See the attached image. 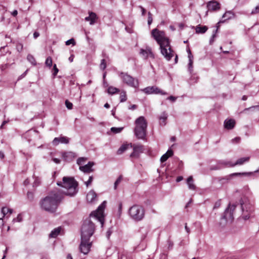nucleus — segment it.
<instances>
[{
	"label": "nucleus",
	"instance_id": "0e129e2a",
	"mask_svg": "<svg viewBox=\"0 0 259 259\" xmlns=\"http://www.w3.org/2000/svg\"><path fill=\"white\" fill-rule=\"evenodd\" d=\"M137 107V106L136 105H132V106L128 107L129 110H134L136 109Z\"/></svg>",
	"mask_w": 259,
	"mask_h": 259
},
{
	"label": "nucleus",
	"instance_id": "b1692460",
	"mask_svg": "<svg viewBox=\"0 0 259 259\" xmlns=\"http://www.w3.org/2000/svg\"><path fill=\"white\" fill-rule=\"evenodd\" d=\"M167 114L165 112H163L159 117V124L161 126H164L166 124V121L167 118Z\"/></svg>",
	"mask_w": 259,
	"mask_h": 259
},
{
	"label": "nucleus",
	"instance_id": "393cba45",
	"mask_svg": "<svg viewBox=\"0 0 259 259\" xmlns=\"http://www.w3.org/2000/svg\"><path fill=\"white\" fill-rule=\"evenodd\" d=\"M173 153H174L172 150L168 149L167 151L161 157L160 161L161 162L166 161L169 157L172 156Z\"/></svg>",
	"mask_w": 259,
	"mask_h": 259
},
{
	"label": "nucleus",
	"instance_id": "4c0bfd02",
	"mask_svg": "<svg viewBox=\"0 0 259 259\" xmlns=\"http://www.w3.org/2000/svg\"><path fill=\"white\" fill-rule=\"evenodd\" d=\"M45 64L47 66H48L49 68H51L52 66V59L51 57H48L45 61Z\"/></svg>",
	"mask_w": 259,
	"mask_h": 259
},
{
	"label": "nucleus",
	"instance_id": "c756f323",
	"mask_svg": "<svg viewBox=\"0 0 259 259\" xmlns=\"http://www.w3.org/2000/svg\"><path fill=\"white\" fill-rule=\"evenodd\" d=\"M107 92L108 94L110 95H113L116 93H119L120 92V90L119 89L115 87L110 86L108 88Z\"/></svg>",
	"mask_w": 259,
	"mask_h": 259
},
{
	"label": "nucleus",
	"instance_id": "ddd939ff",
	"mask_svg": "<svg viewBox=\"0 0 259 259\" xmlns=\"http://www.w3.org/2000/svg\"><path fill=\"white\" fill-rule=\"evenodd\" d=\"M252 174V172H235L232 173L229 175L226 176L224 177L220 178L219 181L221 183H224V181L225 182H228L231 179H232L234 176H251Z\"/></svg>",
	"mask_w": 259,
	"mask_h": 259
},
{
	"label": "nucleus",
	"instance_id": "ea45409f",
	"mask_svg": "<svg viewBox=\"0 0 259 259\" xmlns=\"http://www.w3.org/2000/svg\"><path fill=\"white\" fill-rule=\"evenodd\" d=\"M100 68L102 70H104L106 68V62L105 59L101 60V63L100 65Z\"/></svg>",
	"mask_w": 259,
	"mask_h": 259
},
{
	"label": "nucleus",
	"instance_id": "5701e85b",
	"mask_svg": "<svg viewBox=\"0 0 259 259\" xmlns=\"http://www.w3.org/2000/svg\"><path fill=\"white\" fill-rule=\"evenodd\" d=\"M97 197V194L96 192L93 191L91 190L90 191L87 195V199L88 202H94Z\"/></svg>",
	"mask_w": 259,
	"mask_h": 259
},
{
	"label": "nucleus",
	"instance_id": "79ce46f5",
	"mask_svg": "<svg viewBox=\"0 0 259 259\" xmlns=\"http://www.w3.org/2000/svg\"><path fill=\"white\" fill-rule=\"evenodd\" d=\"M60 143L67 144L69 143V139L66 137H59Z\"/></svg>",
	"mask_w": 259,
	"mask_h": 259
},
{
	"label": "nucleus",
	"instance_id": "e2e57ef3",
	"mask_svg": "<svg viewBox=\"0 0 259 259\" xmlns=\"http://www.w3.org/2000/svg\"><path fill=\"white\" fill-rule=\"evenodd\" d=\"M52 160L56 164H59L61 162V160L59 159L56 158H53Z\"/></svg>",
	"mask_w": 259,
	"mask_h": 259
},
{
	"label": "nucleus",
	"instance_id": "9d476101",
	"mask_svg": "<svg viewBox=\"0 0 259 259\" xmlns=\"http://www.w3.org/2000/svg\"><path fill=\"white\" fill-rule=\"evenodd\" d=\"M141 91L147 95L150 94H160L161 95H166L167 93L158 88L156 86H149Z\"/></svg>",
	"mask_w": 259,
	"mask_h": 259
},
{
	"label": "nucleus",
	"instance_id": "680f3d73",
	"mask_svg": "<svg viewBox=\"0 0 259 259\" xmlns=\"http://www.w3.org/2000/svg\"><path fill=\"white\" fill-rule=\"evenodd\" d=\"M17 49L19 52L22 51V50L23 49V45L22 44H19V45H17Z\"/></svg>",
	"mask_w": 259,
	"mask_h": 259
},
{
	"label": "nucleus",
	"instance_id": "f257e3e1",
	"mask_svg": "<svg viewBox=\"0 0 259 259\" xmlns=\"http://www.w3.org/2000/svg\"><path fill=\"white\" fill-rule=\"evenodd\" d=\"M151 35L159 45L160 52L164 58L167 61L170 60L175 53L171 48L169 40L165 32L155 28L152 30Z\"/></svg>",
	"mask_w": 259,
	"mask_h": 259
},
{
	"label": "nucleus",
	"instance_id": "f8f14e48",
	"mask_svg": "<svg viewBox=\"0 0 259 259\" xmlns=\"http://www.w3.org/2000/svg\"><path fill=\"white\" fill-rule=\"evenodd\" d=\"M90 239L81 238L79 249L81 252L87 254L90 251L92 243L89 242Z\"/></svg>",
	"mask_w": 259,
	"mask_h": 259
},
{
	"label": "nucleus",
	"instance_id": "7c9ffc66",
	"mask_svg": "<svg viewBox=\"0 0 259 259\" xmlns=\"http://www.w3.org/2000/svg\"><path fill=\"white\" fill-rule=\"evenodd\" d=\"M228 223H230L229 221L226 219L225 218H224L223 217H222L221 218L220 222L219 223V225L221 227L224 228L225 227Z\"/></svg>",
	"mask_w": 259,
	"mask_h": 259
},
{
	"label": "nucleus",
	"instance_id": "6e6d98bb",
	"mask_svg": "<svg viewBox=\"0 0 259 259\" xmlns=\"http://www.w3.org/2000/svg\"><path fill=\"white\" fill-rule=\"evenodd\" d=\"M187 52L188 54V58L189 59L193 58V55H192V54L191 53V50H190V49L189 48H188L187 49Z\"/></svg>",
	"mask_w": 259,
	"mask_h": 259
},
{
	"label": "nucleus",
	"instance_id": "72a5a7b5",
	"mask_svg": "<svg viewBox=\"0 0 259 259\" xmlns=\"http://www.w3.org/2000/svg\"><path fill=\"white\" fill-rule=\"evenodd\" d=\"M218 28H219V26H218L217 28L215 30H213V33L211 35V38H210V40H209V44L210 45H212L213 44V42H214V38L217 36L216 34L217 33Z\"/></svg>",
	"mask_w": 259,
	"mask_h": 259
},
{
	"label": "nucleus",
	"instance_id": "2f4dec72",
	"mask_svg": "<svg viewBox=\"0 0 259 259\" xmlns=\"http://www.w3.org/2000/svg\"><path fill=\"white\" fill-rule=\"evenodd\" d=\"M127 100L126 94L125 91H122L120 94V101L124 102Z\"/></svg>",
	"mask_w": 259,
	"mask_h": 259
},
{
	"label": "nucleus",
	"instance_id": "de8ad7c7",
	"mask_svg": "<svg viewBox=\"0 0 259 259\" xmlns=\"http://www.w3.org/2000/svg\"><path fill=\"white\" fill-rule=\"evenodd\" d=\"M148 24L150 25L152 23V21H153L152 15V14L150 12H149L148 13Z\"/></svg>",
	"mask_w": 259,
	"mask_h": 259
},
{
	"label": "nucleus",
	"instance_id": "4d7b16f0",
	"mask_svg": "<svg viewBox=\"0 0 259 259\" xmlns=\"http://www.w3.org/2000/svg\"><path fill=\"white\" fill-rule=\"evenodd\" d=\"M240 141V138L239 137H236L232 140V142L233 143H239Z\"/></svg>",
	"mask_w": 259,
	"mask_h": 259
},
{
	"label": "nucleus",
	"instance_id": "603ef678",
	"mask_svg": "<svg viewBox=\"0 0 259 259\" xmlns=\"http://www.w3.org/2000/svg\"><path fill=\"white\" fill-rule=\"evenodd\" d=\"M93 176H90L89 178V180L85 182V184L87 187H88L90 184H91L93 181Z\"/></svg>",
	"mask_w": 259,
	"mask_h": 259
},
{
	"label": "nucleus",
	"instance_id": "dca6fc26",
	"mask_svg": "<svg viewBox=\"0 0 259 259\" xmlns=\"http://www.w3.org/2000/svg\"><path fill=\"white\" fill-rule=\"evenodd\" d=\"M209 11H217L220 9V4L214 0L209 1L207 4Z\"/></svg>",
	"mask_w": 259,
	"mask_h": 259
},
{
	"label": "nucleus",
	"instance_id": "a19ab883",
	"mask_svg": "<svg viewBox=\"0 0 259 259\" xmlns=\"http://www.w3.org/2000/svg\"><path fill=\"white\" fill-rule=\"evenodd\" d=\"M86 160H87V158H85L80 157V158H78V159L77 160V163L78 165L82 166L81 165H83L84 164V163Z\"/></svg>",
	"mask_w": 259,
	"mask_h": 259
},
{
	"label": "nucleus",
	"instance_id": "6ab92c4d",
	"mask_svg": "<svg viewBox=\"0 0 259 259\" xmlns=\"http://www.w3.org/2000/svg\"><path fill=\"white\" fill-rule=\"evenodd\" d=\"M235 14L232 11H228L225 12V13L223 15L222 19H224V20H220L218 24L221 23H224L226 20H230L234 17Z\"/></svg>",
	"mask_w": 259,
	"mask_h": 259
},
{
	"label": "nucleus",
	"instance_id": "a211bd4d",
	"mask_svg": "<svg viewBox=\"0 0 259 259\" xmlns=\"http://www.w3.org/2000/svg\"><path fill=\"white\" fill-rule=\"evenodd\" d=\"M76 156L75 153L73 152H64L62 153V157L65 161H70Z\"/></svg>",
	"mask_w": 259,
	"mask_h": 259
},
{
	"label": "nucleus",
	"instance_id": "c85d7f7f",
	"mask_svg": "<svg viewBox=\"0 0 259 259\" xmlns=\"http://www.w3.org/2000/svg\"><path fill=\"white\" fill-rule=\"evenodd\" d=\"M218 164L223 165L227 167H234V163H232L230 161L221 160H219L218 162Z\"/></svg>",
	"mask_w": 259,
	"mask_h": 259
},
{
	"label": "nucleus",
	"instance_id": "f3484780",
	"mask_svg": "<svg viewBox=\"0 0 259 259\" xmlns=\"http://www.w3.org/2000/svg\"><path fill=\"white\" fill-rule=\"evenodd\" d=\"M134 151L131 154L130 157H137L140 153L143 152V146L142 145H134Z\"/></svg>",
	"mask_w": 259,
	"mask_h": 259
},
{
	"label": "nucleus",
	"instance_id": "6e6552de",
	"mask_svg": "<svg viewBox=\"0 0 259 259\" xmlns=\"http://www.w3.org/2000/svg\"><path fill=\"white\" fill-rule=\"evenodd\" d=\"M106 207V201L103 202L97 208V209L92 212L90 217L94 218L95 220L99 221L102 227L104 223V210Z\"/></svg>",
	"mask_w": 259,
	"mask_h": 259
},
{
	"label": "nucleus",
	"instance_id": "473e14b6",
	"mask_svg": "<svg viewBox=\"0 0 259 259\" xmlns=\"http://www.w3.org/2000/svg\"><path fill=\"white\" fill-rule=\"evenodd\" d=\"M27 59L32 65H35L36 64L35 59L32 55H28Z\"/></svg>",
	"mask_w": 259,
	"mask_h": 259
},
{
	"label": "nucleus",
	"instance_id": "49530a36",
	"mask_svg": "<svg viewBox=\"0 0 259 259\" xmlns=\"http://www.w3.org/2000/svg\"><path fill=\"white\" fill-rule=\"evenodd\" d=\"M259 13V5L257 6H256L254 9H253L251 12V14L252 15H254V14H258Z\"/></svg>",
	"mask_w": 259,
	"mask_h": 259
},
{
	"label": "nucleus",
	"instance_id": "20e7f679",
	"mask_svg": "<svg viewBox=\"0 0 259 259\" xmlns=\"http://www.w3.org/2000/svg\"><path fill=\"white\" fill-rule=\"evenodd\" d=\"M134 133L138 139L145 140L147 135L148 123L145 118L140 116L135 121Z\"/></svg>",
	"mask_w": 259,
	"mask_h": 259
},
{
	"label": "nucleus",
	"instance_id": "8fccbe9b",
	"mask_svg": "<svg viewBox=\"0 0 259 259\" xmlns=\"http://www.w3.org/2000/svg\"><path fill=\"white\" fill-rule=\"evenodd\" d=\"M60 143L59 137L55 138L53 140L52 142V144L53 145L56 146L58 145Z\"/></svg>",
	"mask_w": 259,
	"mask_h": 259
},
{
	"label": "nucleus",
	"instance_id": "37998d69",
	"mask_svg": "<svg viewBox=\"0 0 259 259\" xmlns=\"http://www.w3.org/2000/svg\"><path fill=\"white\" fill-rule=\"evenodd\" d=\"M1 213L3 214V217L2 218H0V220H3V218H4L5 216L8 213V212H7V207H2L1 209Z\"/></svg>",
	"mask_w": 259,
	"mask_h": 259
},
{
	"label": "nucleus",
	"instance_id": "f704fd0d",
	"mask_svg": "<svg viewBox=\"0 0 259 259\" xmlns=\"http://www.w3.org/2000/svg\"><path fill=\"white\" fill-rule=\"evenodd\" d=\"M127 148V146L122 145L117 150V153L119 155L122 154Z\"/></svg>",
	"mask_w": 259,
	"mask_h": 259
},
{
	"label": "nucleus",
	"instance_id": "7ed1b4c3",
	"mask_svg": "<svg viewBox=\"0 0 259 259\" xmlns=\"http://www.w3.org/2000/svg\"><path fill=\"white\" fill-rule=\"evenodd\" d=\"M62 181L57 183L65 189L61 191L62 193L69 196H73L77 193L78 183L73 178L64 177Z\"/></svg>",
	"mask_w": 259,
	"mask_h": 259
},
{
	"label": "nucleus",
	"instance_id": "bf43d9fd",
	"mask_svg": "<svg viewBox=\"0 0 259 259\" xmlns=\"http://www.w3.org/2000/svg\"><path fill=\"white\" fill-rule=\"evenodd\" d=\"M221 205V202L220 201H217L215 203L214 205V206H213V209H216V208H219Z\"/></svg>",
	"mask_w": 259,
	"mask_h": 259
},
{
	"label": "nucleus",
	"instance_id": "bb28decb",
	"mask_svg": "<svg viewBox=\"0 0 259 259\" xmlns=\"http://www.w3.org/2000/svg\"><path fill=\"white\" fill-rule=\"evenodd\" d=\"M187 183L189 189L192 190H195L196 189V186L193 183L192 176H190L187 178Z\"/></svg>",
	"mask_w": 259,
	"mask_h": 259
},
{
	"label": "nucleus",
	"instance_id": "cd10ccee",
	"mask_svg": "<svg viewBox=\"0 0 259 259\" xmlns=\"http://www.w3.org/2000/svg\"><path fill=\"white\" fill-rule=\"evenodd\" d=\"M250 159L249 157H242L238 159L236 162L234 163V166L237 165H242L245 162L249 161Z\"/></svg>",
	"mask_w": 259,
	"mask_h": 259
},
{
	"label": "nucleus",
	"instance_id": "e433bc0d",
	"mask_svg": "<svg viewBox=\"0 0 259 259\" xmlns=\"http://www.w3.org/2000/svg\"><path fill=\"white\" fill-rule=\"evenodd\" d=\"M122 180V176H119L118 178L117 179V180L115 181L114 184V190H116L117 189V186L120 183Z\"/></svg>",
	"mask_w": 259,
	"mask_h": 259
},
{
	"label": "nucleus",
	"instance_id": "58836bf2",
	"mask_svg": "<svg viewBox=\"0 0 259 259\" xmlns=\"http://www.w3.org/2000/svg\"><path fill=\"white\" fill-rule=\"evenodd\" d=\"M193 58L189 59V63H188V71L191 73L193 71Z\"/></svg>",
	"mask_w": 259,
	"mask_h": 259
},
{
	"label": "nucleus",
	"instance_id": "774afa93",
	"mask_svg": "<svg viewBox=\"0 0 259 259\" xmlns=\"http://www.w3.org/2000/svg\"><path fill=\"white\" fill-rule=\"evenodd\" d=\"M39 36V33L38 32H34L33 33V37L34 38H37Z\"/></svg>",
	"mask_w": 259,
	"mask_h": 259
},
{
	"label": "nucleus",
	"instance_id": "69168bd1",
	"mask_svg": "<svg viewBox=\"0 0 259 259\" xmlns=\"http://www.w3.org/2000/svg\"><path fill=\"white\" fill-rule=\"evenodd\" d=\"M21 221V218L20 215H18L17 218H15L13 219V222H20Z\"/></svg>",
	"mask_w": 259,
	"mask_h": 259
},
{
	"label": "nucleus",
	"instance_id": "13d9d810",
	"mask_svg": "<svg viewBox=\"0 0 259 259\" xmlns=\"http://www.w3.org/2000/svg\"><path fill=\"white\" fill-rule=\"evenodd\" d=\"M139 8L141 9L142 12V15L143 16H145L146 13V10L141 6H139Z\"/></svg>",
	"mask_w": 259,
	"mask_h": 259
},
{
	"label": "nucleus",
	"instance_id": "39448f33",
	"mask_svg": "<svg viewBox=\"0 0 259 259\" xmlns=\"http://www.w3.org/2000/svg\"><path fill=\"white\" fill-rule=\"evenodd\" d=\"M242 209L241 218L245 221L248 220L251 216L254 208L249 200L245 197H243L240 200Z\"/></svg>",
	"mask_w": 259,
	"mask_h": 259
},
{
	"label": "nucleus",
	"instance_id": "aec40b11",
	"mask_svg": "<svg viewBox=\"0 0 259 259\" xmlns=\"http://www.w3.org/2000/svg\"><path fill=\"white\" fill-rule=\"evenodd\" d=\"M235 125V121L233 119H226L224 122V127L227 130L233 129Z\"/></svg>",
	"mask_w": 259,
	"mask_h": 259
},
{
	"label": "nucleus",
	"instance_id": "a18cd8bd",
	"mask_svg": "<svg viewBox=\"0 0 259 259\" xmlns=\"http://www.w3.org/2000/svg\"><path fill=\"white\" fill-rule=\"evenodd\" d=\"M53 75L54 76V77H55L59 72V69L57 67V65L55 64L53 65Z\"/></svg>",
	"mask_w": 259,
	"mask_h": 259
},
{
	"label": "nucleus",
	"instance_id": "423d86ee",
	"mask_svg": "<svg viewBox=\"0 0 259 259\" xmlns=\"http://www.w3.org/2000/svg\"><path fill=\"white\" fill-rule=\"evenodd\" d=\"M95 229V225L90 218L85 219L81 229V238L90 239L94 233Z\"/></svg>",
	"mask_w": 259,
	"mask_h": 259
},
{
	"label": "nucleus",
	"instance_id": "412c9836",
	"mask_svg": "<svg viewBox=\"0 0 259 259\" xmlns=\"http://www.w3.org/2000/svg\"><path fill=\"white\" fill-rule=\"evenodd\" d=\"M89 16L86 17L84 20L86 21H89L90 25H93L95 23L96 20L98 19L97 16L94 12H90Z\"/></svg>",
	"mask_w": 259,
	"mask_h": 259
},
{
	"label": "nucleus",
	"instance_id": "4be33fe9",
	"mask_svg": "<svg viewBox=\"0 0 259 259\" xmlns=\"http://www.w3.org/2000/svg\"><path fill=\"white\" fill-rule=\"evenodd\" d=\"M62 227L61 226L53 229L49 234L50 238H56L61 233L62 231Z\"/></svg>",
	"mask_w": 259,
	"mask_h": 259
},
{
	"label": "nucleus",
	"instance_id": "3c124183",
	"mask_svg": "<svg viewBox=\"0 0 259 259\" xmlns=\"http://www.w3.org/2000/svg\"><path fill=\"white\" fill-rule=\"evenodd\" d=\"M40 183V179L38 178H35L34 182L33 183V186H38Z\"/></svg>",
	"mask_w": 259,
	"mask_h": 259
},
{
	"label": "nucleus",
	"instance_id": "09e8293b",
	"mask_svg": "<svg viewBox=\"0 0 259 259\" xmlns=\"http://www.w3.org/2000/svg\"><path fill=\"white\" fill-rule=\"evenodd\" d=\"M65 105L68 109H72L73 107V104L68 100L65 101Z\"/></svg>",
	"mask_w": 259,
	"mask_h": 259
},
{
	"label": "nucleus",
	"instance_id": "9b49d317",
	"mask_svg": "<svg viewBox=\"0 0 259 259\" xmlns=\"http://www.w3.org/2000/svg\"><path fill=\"white\" fill-rule=\"evenodd\" d=\"M236 205L235 204L231 205L229 204L226 208L222 217L224 218L229 221L230 223H232L234 220L233 213L236 208Z\"/></svg>",
	"mask_w": 259,
	"mask_h": 259
},
{
	"label": "nucleus",
	"instance_id": "052dcab7",
	"mask_svg": "<svg viewBox=\"0 0 259 259\" xmlns=\"http://www.w3.org/2000/svg\"><path fill=\"white\" fill-rule=\"evenodd\" d=\"M176 99H177L176 97L172 96H170L167 98V100H169L172 102H174L176 101Z\"/></svg>",
	"mask_w": 259,
	"mask_h": 259
},
{
	"label": "nucleus",
	"instance_id": "1a4fd4ad",
	"mask_svg": "<svg viewBox=\"0 0 259 259\" xmlns=\"http://www.w3.org/2000/svg\"><path fill=\"white\" fill-rule=\"evenodd\" d=\"M122 82L127 85L134 88H138L139 87V80L137 78H134L127 73L121 72L119 74Z\"/></svg>",
	"mask_w": 259,
	"mask_h": 259
},
{
	"label": "nucleus",
	"instance_id": "338daca9",
	"mask_svg": "<svg viewBox=\"0 0 259 259\" xmlns=\"http://www.w3.org/2000/svg\"><path fill=\"white\" fill-rule=\"evenodd\" d=\"M11 14L13 16L15 17L18 14V11L16 10H15L11 13Z\"/></svg>",
	"mask_w": 259,
	"mask_h": 259
},
{
	"label": "nucleus",
	"instance_id": "4468645a",
	"mask_svg": "<svg viewBox=\"0 0 259 259\" xmlns=\"http://www.w3.org/2000/svg\"><path fill=\"white\" fill-rule=\"evenodd\" d=\"M94 165V163L93 162L90 161L84 165L80 166L79 169L84 173H90L94 171L92 168Z\"/></svg>",
	"mask_w": 259,
	"mask_h": 259
},
{
	"label": "nucleus",
	"instance_id": "f03ea898",
	"mask_svg": "<svg viewBox=\"0 0 259 259\" xmlns=\"http://www.w3.org/2000/svg\"><path fill=\"white\" fill-rule=\"evenodd\" d=\"M62 195L59 191H54L40 201V207L50 212H54L62 199Z\"/></svg>",
	"mask_w": 259,
	"mask_h": 259
},
{
	"label": "nucleus",
	"instance_id": "a878e982",
	"mask_svg": "<svg viewBox=\"0 0 259 259\" xmlns=\"http://www.w3.org/2000/svg\"><path fill=\"white\" fill-rule=\"evenodd\" d=\"M208 29V28L206 26H201L200 25H198L195 27L196 33L199 34L204 33Z\"/></svg>",
	"mask_w": 259,
	"mask_h": 259
},
{
	"label": "nucleus",
	"instance_id": "c03bdc74",
	"mask_svg": "<svg viewBox=\"0 0 259 259\" xmlns=\"http://www.w3.org/2000/svg\"><path fill=\"white\" fill-rule=\"evenodd\" d=\"M72 44L73 46L75 45V41L74 38H72L65 42V45L66 46H69Z\"/></svg>",
	"mask_w": 259,
	"mask_h": 259
},
{
	"label": "nucleus",
	"instance_id": "864d4df0",
	"mask_svg": "<svg viewBox=\"0 0 259 259\" xmlns=\"http://www.w3.org/2000/svg\"><path fill=\"white\" fill-rule=\"evenodd\" d=\"M27 196L28 199H29L30 201H32L33 199V193H32L31 192H28Z\"/></svg>",
	"mask_w": 259,
	"mask_h": 259
},
{
	"label": "nucleus",
	"instance_id": "5fc2aeb1",
	"mask_svg": "<svg viewBox=\"0 0 259 259\" xmlns=\"http://www.w3.org/2000/svg\"><path fill=\"white\" fill-rule=\"evenodd\" d=\"M112 233L111 228H109L106 232V237L108 239H109L110 235Z\"/></svg>",
	"mask_w": 259,
	"mask_h": 259
},
{
	"label": "nucleus",
	"instance_id": "c9c22d12",
	"mask_svg": "<svg viewBox=\"0 0 259 259\" xmlns=\"http://www.w3.org/2000/svg\"><path fill=\"white\" fill-rule=\"evenodd\" d=\"M123 129V127H112L111 128V131L114 134H118L120 133Z\"/></svg>",
	"mask_w": 259,
	"mask_h": 259
},
{
	"label": "nucleus",
	"instance_id": "2eb2a0df",
	"mask_svg": "<svg viewBox=\"0 0 259 259\" xmlns=\"http://www.w3.org/2000/svg\"><path fill=\"white\" fill-rule=\"evenodd\" d=\"M140 53L145 59H147L148 57L154 58L151 49L149 47H147L146 49H141Z\"/></svg>",
	"mask_w": 259,
	"mask_h": 259
},
{
	"label": "nucleus",
	"instance_id": "0eeeda50",
	"mask_svg": "<svg viewBox=\"0 0 259 259\" xmlns=\"http://www.w3.org/2000/svg\"><path fill=\"white\" fill-rule=\"evenodd\" d=\"M128 214L133 220L135 221H140L144 217V209L140 205H134L129 208Z\"/></svg>",
	"mask_w": 259,
	"mask_h": 259
}]
</instances>
